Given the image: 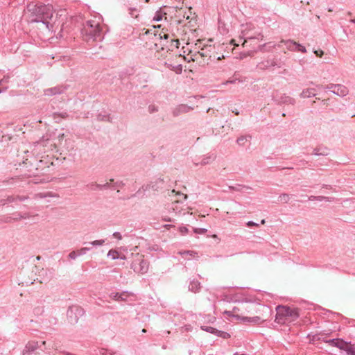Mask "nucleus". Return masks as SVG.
Segmentation results:
<instances>
[{"mask_svg":"<svg viewBox=\"0 0 355 355\" xmlns=\"http://www.w3.org/2000/svg\"><path fill=\"white\" fill-rule=\"evenodd\" d=\"M108 257H110L112 259H117L119 258L118 252L114 250H110L107 254Z\"/></svg>","mask_w":355,"mask_h":355,"instance_id":"nucleus-20","label":"nucleus"},{"mask_svg":"<svg viewBox=\"0 0 355 355\" xmlns=\"http://www.w3.org/2000/svg\"><path fill=\"white\" fill-rule=\"evenodd\" d=\"M110 297L114 300H123L122 298V294H120L119 293H112L110 294Z\"/></svg>","mask_w":355,"mask_h":355,"instance_id":"nucleus-21","label":"nucleus"},{"mask_svg":"<svg viewBox=\"0 0 355 355\" xmlns=\"http://www.w3.org/2000/svg\"><path fill=\"white\" fill-rule=\"evenodd\" d=\"M105 243V240H96L92 242H90L89 244L92 245L93 246H101L103 245Z\"/></svg>","mask_w":355,"mask_h":355,"instance_id":"nucleus-22","label":"nucleus"},{"mask_svg":"<svg viewBox=\"0 0 355 355\" xmlns=\"http://www.w3.org/2000/svg\"><path fill=\"white\" fill-rule=\"evenodd\" d=\"M239 308H237V307H234L232 311H225L223 312V314H227V315H229V316H232V317H235V318H236L237 319H241V318L240 316H239V315H235L234 314V313H236V312L237 311H239Z\"/></svg>","mask_w":355,"mask_h":355,"instance_id":"nucleus-17","label":"nucleus"},{"mask_svg":"<svg viewBox=\"0 0 355 355\" xmlns=\"http://www.w3.org/2000/svg\"><path fill=\"white\" fill-rule=\"evenodd\" d=\"M194 232L196 233L204 234V233L207 232V229H195Z\"/></svg>","mask_w":355,"mask_h":355,"instance_id":"nucleus-36","label":"nucleus"},{"mask_svg":"<svg viewBox=\"0 0 355 355\" xmlns=\"http://www.w3.org/2000/svg\"><path fill=\"white\" fill-rule=\"evenodd\" d=\"M171 193H175V196H182L183 197V199L184 200H186L187 198V195H184V194H182V193H176L175 191V190H172L171 191Z\"/></svg>","mask_w":355,"mask_h":355,"instance_id":"nucleus-30","label":"nucleus"},{"mask_svg":"<svg viewBox=\"0 0 355 355\" xmlns=\"http://www.w3.org/2000/svg\"><path fill=\"white\" fill-rule=\"evenodd\" d=\"M160 19H161L159 18V17H157V19H156V20H157V21H159Z\"/></svg>","mask_w":355,"mask_h":355,"instance_id":"nucleus-45","label":"nucleus"},{"mask_svg":"<svg viewBox=\"0 0 355 355\" xmlns=\"http://www.w3.org/2000/svg\"><path fill=\"white\" fill-rule=\"evenodd\" d=\"M327 89H331L332 93L339 96H345L349 92L347 87L341 84H330L327 86Z\"/></svg>","mask_w":355,"mask_h":355,"instance_id":"nucleus-5","label":"nucleus"},{"mask_svg":"<svg viewBox=\"0 0 355 355\" xmlns=\"http://www.w3.org/2000/svg\"><path fill=\"white\" fill-rule=\"evenodd\" d=\"M78 256H80L78 252L75 250L71 251L68 255L69 258L71 259H76Z\"/></svg>","mask_w":355,"mask_h":355,"instance_id":"nucleus-25","label":"nucleus"},{"mask_svg":"<svg viewBox=\"0 0 355 355\" xmlns=\"http://www.w3.org/2000/svg\"><path fill=\"white\" fill-rule=\"evenodd\" d=\"M343 341V340H340V339L337 338V339H331V340H327L326 343H329L331 346H335L340 349V343H341Z\"/></svg>","mask_w":355,"mask_h":355,"instance_id":"nucleus-16","label":"nucleus"},{"mask_svg":"<svg viewBox=\"0 0 355 355\" xmlns=\"http://www.w3.org/2000/svg\"><path fill=\"white\" fill-rule=\"evenodd\" d=\"M180 201V200L178 199V200H175L174 202H173V205H172V207L171 209L173 210V211H176L178 209L176 207H175L174 205L179 203V202Z\"/></svg>","mask_w":355,"mask_h":355,"instance_id":"nucleus-38","label":"nucleus"},{"mask_svg":"<svg viewBox=\"0 0 355 355\" xmlns=\"http://www.w3.org/2000/svg\"><path fill=\"white\" fill-rule=\"evenodd\" d=\"M146 331V329H144L142 330V332H143V333H145Z\"/></svg>","mask_w":355,"mask_h":355,"instance_id":"nucleus-46","label":"nucleus"},{"mask_svg":"<svg viewBox=\"0 0 355 355\" xmlns=\"http://www.w3.org/2000/svg\"><path fill=\"white\" fill-rule=\"evenodd\" d=\"M255 26L251 23H247L245 24H243L241 26V35L242 37H246L244 40L243 45H245V43L248 42V40L252 39H257L259 40H263V35L261 32L254 33L253 35L252 33L254 31Z\"/></svg>","mask_w":355,"mask_h":355,"instance_id":"nucleus-4","label":"nucleus"},{"mask_svg":"<svg viewBox=\"0 0 355 355\" xmlns=\"http://www.w3.org/2000/svg\"><path fill=\"white\" fill-rule=\"evenodd\" d=\"M38 343L36 341L28 342L25 347L26 352H32L38 348Z\"/></svg>","mask_w":355,"mask_h":355,"instance_id":"nucleus-13","label":"nucleus"},{"mask_svg":"<svg viewBox=\"0 0 355 355\" xmlns=\"http://www.w3.org/2000/svg\"><path fill=\"white\" fill-rule=\"evenodd\" d=\"M180 232H181L182 233H186V232H188V230H187V227H181V228H180Z\"/></svg>","mask_w":355,"mask_h":355,"instance_id":"nucleus-40","label":"nucleus"},{"mask_svg":"<svg viewBox=\"0 0 355 355\" xmlns=\"http://www.w3.org/2000/svg\"><path fill=\"white\" fill-rule=\"evenodd\" d=\"M134 270L141 274H145L148 270V263L144 259H139L138 263L135 261L132 264Z\"/></svg>","mask_w":355,"mask_h":355,"instance_id":"nucleus-6","label":"nucleus"},{"mask_svg":"<svg viewBox=\"0 0 355 355\" xmlns=\"http://www.w3.org/2000/svg\"><path fill=\"white\" fill-rule=\"evenodd\" d=\"M284 44L285 46H286V49L289 51H295L296 50V46H297V42H294L293 40H282L280 41L279 44H278V46L279 47H281V44Z\"/></svg>","mask_w":355,"mask_h":355,"instance_id":"nucleus-11","label":"nucleus"},{"mask_svg":"<svg viewBox=\"0 0 355 355\" xmlns=\"http://www.w3.org/2000/svg\"><path fill=\"white\" fill-rule=\"evenodd\" d=\"M160 19H161L159 18V17H157V19H156V20H157V21H159Z\"/></svg>","mask_w":355,"mask_h":355,"instance_id":"nucleus-44","label":"nucleus"},{"mask_svg":"<svg viewBox=\"0 0 355 355\" xmlns=\"http://www.w3.org/2000/svg\"><path fill=\"white\" fill-rule=\"evenodd\" d=\"M329 12H331V11H332L331 8H329Z\"/></svg>","mask_w":355,"mask_h":355,"instance_id":"nucleus-48","label":"nucleus"},{"mask_svg":"<svg viewBox=\"0 0 355 355\" xmlns=\"http://www.w3.org/2000/svg\"><path fill=\"white\" fill-rule=\"evenodd\" d=\"M316 94L315 89L314 88H307L304 89L302 93L300 94V96L302 98H310L311 96H314Z\"/></svg>","mask_w":355,"mask_h":355,"instance_id":"nucleus-12","label":"nucleus"},{"mask_svg":"<svg viewBox=\"0 0 355 355\" xmlns=\"http://www.w3.org/2000/svg\"><path fill=\"white\" fill-rule=\"evenodd\" d=\"M26 15H28L29 21L40 23L45 26L46 29H53L54 10L51 5H42L30 3L26 8Z\"/></svg>","mask_w":355,"mask_h":355,"instance_id":"nucleus-1","label":"nucleus"},{"mask_svg":"<svg viewBox=\"0 0 355 355\" xmlns=\"http://www.w3.org/2000/svg\"><path fill=\"white\" fill-rule=\"evenodd\" d=\"M191 108L186 105H180L175 107L173 110V114L178 116L182 113H187L190 111Z\"/></svg>","mask_w":355,"mask_h":355,"instance_id":"nucleus-10","label":"nucleus"},{"mask_svg":"<svg viewBox=\"0 0 355 355\" xmlns=\"http://www.w3.org/2000/svg\"><path fill=\"white\" fill-rule=\"evenodd\" d=\"M52 146H53V144H51V146L48 148H51Z\"/></svg>","mask_w":355,"mask_h":355,"instance_id":"nucleus-47","label":"nucleus"},{"mask_svg":"<svg viewBox=\"0 0 355 355\" xmlns=\"http://www.w3.org/2000/svg\"><path fill=\"white\" fill-rule=\"evenodd\" d=\"M113 237L118 239V240H121L122 239V236L120 232H115L113 233L112 234Z\"/></svg>","mask_w":355,"mask_h":355,"instance_id":"nucleus-29","label":"nucleus"},{"mask_svg":"<svg viewBox=\"0 0 355 355\" xmlns=\"http://www.w3.org/2000/svg\"><path fill=\"white\" fill-rule=\"evenodd\" d=\"M91 249L89 248H87V247L82 248H80V250H78V254L80 256L84 255L87 251H89Z\"/></svg>","mask_w":355,"mask_h":355,"instance_id":"nucleus-26","label":"nucleus"},{"mask_svg":"<svg viewBox=\"0 0 355 355\" xmlns=\"http://www.w3.org/2000/svg\"><path fill=\"white\" fill-rule=\"evenodd\" d=\"M200 283L198 281H193L189 285V290L193 292H196L200 288Z\"/></svg>","mask_w":355,"mask_h":355,"instance_id":"nucleus-15","label":"nucleus"},{"mask_svg":"<svg viewBox=\"0 0 355 355\" xmlns=\"http://www.w3.org/2000/svg\"><path fill=\"white\" fill-rule=\"evenodd\" d=\"M275 321L279 324L293 322L300 316L298 309L286 306H277Z\"/></svg>","mask_w":355,"mask_h":355,"instance_id":"nucleus-3","label":"nucleus"},{"mask_svg":"<svg viewBox=\"0 0 355 355\" xmlns=\"http://www.w3.org/2000/svg\"><path fill=\"white\" fill-rule=\"evenodd\" d=\"M295 51H301L302 53H306V49L304 46H302L301 44L297 43V46H296V50Z\"/></svg>","mask_w":355,"mask_h":355,"instance_id":"nucleus-27","label":"nucleus"},{"mask_svg":"<svg viewBox=\"0 0 355 355\" xmlns=\"http://www.w3.org/2000/svg\"><path fill=\"white\" fill-rule=\"evenodd\" d=\"M240 83L241 80L239 79H234V80H227L226 81L224 85H226V84H228V83H231V84H235L236 83Z\"/></svg>","mask_w":355,"mask_h":355,"instance_id":"nucleus-35","label":"nucleus"},{"mask_svg":"<svg viewBox=\"0 0 355 355\" xmlns=\"http://www.w3.org/2000/svg\"><path fill=\"white\" fill-rule=\"evenodd\" d=\"M340 343V349L346 352L348 355H355V345L345 342L344 340Z\"/></svg>","mask_w":355,"mask_h":355,"instance_id":"nucleus-8","label":"nucleus"},{"mask_svg":"<svg viewBox=\"0 0 355 355\" xmlns=\"http://www.w3.org/2000/svg\"><path fill=\"white\" fill-rule=\"evenodd\" d=\"M318 200H326V201H331V198L325 196H318L317 197Z\"/></svg>","mask_w":355,"mask_h":355,"instance_id":"nucleus-33","label":"nucleus"},{"mask_svg":"<svg viewBox=\"0 0 355 355\" xmlns=\"http://www.w3.org/2000/svg\"><path fill=\"white\" fill-rule=\"evenodd\" d=\"M198 53L200 55L201 57H207L208 55L205 49H202L200 51H198Z\"/></svg>","mask_w":355,"mask_h":355,"instance_id":"nucleus-34","label":"nucleus"},{"mask_svg":"<svg viewBox=\"0 0 355 355\" xmlns=\"http://www.w3.org/2000/svg\"><path fill=\"white\" fill-rule=\"evenodd\" d=\"M247 225L248 227H251V226H258L259 225L253 221H248L247 223Z\"/></svg>","mask_w":355,"mask_h":355,"instance_id":"nucleus-39","label":"nucleus"},{"mask_svg":"<svg viewBox=\"0 0 355 355\" xmlns=\"http://www.w3.org/2000/svg\"><path fill=\"white\" fill-rule=\"evenodd\" d=\"M202 329L207 332H209L211 334H216L218 330L214 329V327H202Z\"/></svg>","mask_w":355,"mask_h":355,"instance_id":"nucleus-23","label":"nucleus"},{"mask_svg":"<svg viewBox=\"0 0 355 355\" xmlns=\"http://www.w3.org/2000/svg\"><path fill=\"white\" fill-rule=\"evenodd\" d=\"M216 335L223 338H228L230 337V335L228 333L221 331H218Z\"/></svg>","mask_w":355,"mask_h":355,"instance_id":"nucleus-24","label":"nucleus"},{"mask_svg":"<svg viewBox=\"0 0 355 355\" xmlns=\"http://www.w3.org/2000/svg\"><path fill=\"white\" fill-rule=\"evenodd\" d=\"M48 144H49L48 139H42L36 143L35 146H37L38 148H40L41 146H42L44 148V151L45 150L44 148L47 147Z\"/></svg>","mask_w":355,"mask_h":355,"instance_id":"nucleus-18","label":"nucleus"},{"mask_svg":"<svg viewBox=\"0 0 355 355\" xmlns=\"http://www.w3.org/2000/svg\"><path fill=\"white\" fill-rule=\"evenodd\" d=\"M173 42H175L176 43V46H178V44H179V41L177 40H173Z\"/></svg>","mask_w":355,"mask_h":355,"instance_id":"nucleus-42","label":"nucleus"},{"mask_svg":"<svg viewBox=\"0 0 355 355\" xmlns=\"http://www.w3.org/2000/svg\"><path fill=\"white\" fill-rule=\"evenodd\" d=\"M64 87L61 86H57L44 89V94L45 96H51L53 95L62 94L64 92Z\"/></svg>","mask_w":355,"mask_h":355,"instance_id":"nucleus-7","label":"nucleus"},{"mask_svg":"<svg viewBox=\"0 0 355 355\" xmlns=\"http://www.w3.org/2000/svg\"><path fill=\"white\" fill-rule=\"evenodd\" d=\"M290 199V196L286 193H282L279 196V200L284 203H288Z\"/></svg>","mask_w":355,"mask_h":355,"instance_id":"nucleus-19","label":"nucleus"},{"mask_svg":"<svg viewBox=\"0 0 355 355\" xmlns=\"http://www.w3.org/2000/svg\"><path fill=\"white\" fill-rule=\"evenodd\" d=\"M30 218V216L28 214H24V215H19L18 216V217L17 218H15V220H19V219H27V218Z\"/></svg>","mask_w":355,"mask_h":355,"instance_id":"nucleus-28","label":"nucleus"},{"mask_svg":"<svg viewBox=\"0 0 355 355\" xmlns=\"http://www.w3.org/2000/svg\"><path fill=\"white\" fill-rule=\"evenodd\" d=\"M265 223H266V220L264 219L261 220V224H265Z\"/></svg>","mask_w":355,"mask_h":355,"instance_id":"nucleus-43","label":"nucleus"},{"mask_svg":"<svg viewBox=\"0 0 355 355\" xmlns=\"http://www.w3.org/2000/svg\"><path fill=\"white\" fill-rule=\"evenodd\" d=\"M241 320H242L244 322H248L254 323V324H258V323H260V322H262L264 321L263 320H261V318L258 317V316L243 317L241 318Z\"/></svg>","mask_w":355,"mask_h":355,"instance_id":"nucleus-14","label":"nucleus"},{"mask_svg":"<svg viewBox=\"0 0 355 355\" xmlns=\"http://www.w3.org/2000/svg\"><path fill=\"white\" fill-rule=\"evenodd\" d=\"M178 254L187 260H191L199 257L198 253L192 250L179 251L178 252Z\"/></svg>","mask_w":355,"mask_h":355,"instance_id":"nucleus-9","label":"nucleus"},{"mask_svg":"<svg viewBox=\"0 0 355 355\" xmlns=\"http://www.w3.org/2000/svg\"><path fill=\"white\" fill-rule=\"evenodd\" d=\"M314 53L318 56V57H322L324 54V52L322 51V50H317V51H314Z\"/></svg>","mask_w":355,"mask_h":355,"instance_id":"nucleus-37","label":"nucleus"},{"mask_svg":"<svg viewBox=\"0 0 355 355\" xmlns=\"http://www.w3.org/2000/svg\"><path fill=\"white\" fill-rule=\"evenodd\" d=\"M148 1H149V0H146V2H148Z\"/></svg>","mask_w":355,"mask_h":355,"instance_id":"nucleus-50","label":"nucleus"},{"mask_svg":"<svg viewBox=\"0 0 355 355\" xmlns=\"http://www.w3.org/2000/svg\"><path fill=\"white\" fill-rule=\"evenodd\" d=\"M245 141H246V137H241L237 139V143L240 145H243Z\"/></svg>","mask_w":355,"mask_h":355,"instance_id":"nucleus-32","label":"nucleus"},{"mask_svg":"<svg viewBox=\"0 0 355 355\" xmlns=\"http://www.w3.org/2000/svg\"><path fill=\"white\" fill-rule=\"evenodd\" d=\"M45 343H46V342H45V341H43V342H42V344H43V345H45Z\"/></svg>","mask_w":355,"mask_h":355,"instance_id":"nucleus-49","label":"nucleus"},{"mask_svg":"<svg viewBox=\"0 0 355 355\" xmlns=\"http://www.w3.org/2000/svg\"><path fill=\"white\" fill-rule=\"evenodd\" d=\"M148 110L150 113L157 111V107L155 105H151L148 107Z\"/></svg>","mask_w":355,"mask_h":355,"instance_id":"nucleus-31","label":"nucleus"},{"mask_svg":"<svg viewBox=\"0 0 355 355\" xmlns=\"http://www.w3.org/2000/svg\"><path fill=\"white\" fill-rule=\"evenodd\" d=\"M184 18H186L187 19H189L190 16L188 14L184 15Z\"/></svg>","mask_w":355,"mask_h":355,"instance_id":"nucleus-41","label":"nucleus"},{"mask_svg":"<svg viewBox=\"0 0 355 355\" xmlns=\"http://www.w3.org/2000/svg\"><path fill=\"white\" fill-rule=\"evenodd\" d=\"M101 19L100 17H94L93 19L87 21L81 33L87 41L96 40L101 38Z\"/></svg>","mask_w":355,"mask_h":355,"instance_id":"nucleus-2","label":"nucleus"}]
</instances>
